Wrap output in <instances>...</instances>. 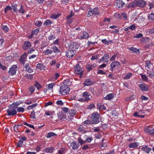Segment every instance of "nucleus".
Wrapping results in <instances>:
<instances>
[{
    "mask_svg": "<svg viewBox=\"0 0 154 154\" xmlns=\"http://www.w3.org/2000/svg\"><path fill=\"white\" fill-rule=\"evenodd\" d=\"M2 28L3 30L5 31V32H8L9 29L7 26L2 25Z\"/></svg>",
    "mask_w": 154,
    "mask_h": 154,
    "instance_id": "nucleus-49",
    "label": "nucleus"
},
{
    "mask_svg": "<svg viewBox=\"0 0 154 154\" xmlns=\"http://www.w3.org/2000/svg\"><path fill=\"white\" fill-rule=\"evenodd\" d=\"M104 140V139L103 138L101 141L100 146V147L101 148L105 147H106L107 146V143H103V141Z\"/></svg>",
    "mask_w": 154,
    "mask_h": 154,
    "instance_id": "nucleus-41",
    "label": "nucleus"
},
{
    "mask_svg": "<svg viewBox=\"0 0 154 154\" xmlns=\"http://www.w3.org/2000/svg\"><path fill=\"white\" fill-rule=\"evenodd\" d=\"M36 68L38 69L42 70L45 69L46 67L43 64L39 63L37 64Z\"/></svg>",
    "mask_w": 154,
    "mask_h": 154,
    "instance_id": "nucleus-29",
    "label": "nucleus"
},
{
    "mask_svg": "<svg viewBox=\"0 0 154 154\" xmlns=\"http://www.w3.org/2000/svg\"><path fill=\"white\" fill-rule=\"evenodd\" d=\"M96 67V65L95 64L90 65L88 64L86 67V68L88 72H90L91 70H92L94 68Z\"/></svg>",
    "mask_w": 154,
    "mask_h": 154,
    "instance_id": "nucleus-21",
    "label": "nucleus"
},
{
    "mask_svg": "<svg viewBox=\"0 0 154 154\" xmlns=\"http://www.w3.org/2000/svg\"><path fill=\"white\" fill-rule=\"evenodd\" d=\"M84 70L81 67L79 64H77L74 68V72L77 75H79L81 78L83 75Z\"/></svg>",
    "mask_w": 154,
    "mask_h": 154,
    "instance_id": "nucleus-4",
    "label": "nucleus"
},
{
    "mask_svg": "<svg viewBox=\"0 0 154 154\" xmlns=\"http://www.w3.org/2000/svg\"><path fill=\"white\" fill-rule=\"evenodd\" d=\"M70 146L73 150L77 149L79 147V143L76 142H73L71 143Z\"/></svg>",
    "mask_w": 154,
    "mask_h": 154,
    "instance_id": "nucleus-16",
    "label": "nucleus"
},
{
    "mask_svg": "<svg viewBox=\"0 0 154 154\" xmlns=\"http://www.w3.org/2000/svg\"><path fill=\"white\" fill-rule=\"evenodd\" d=\"M39 29L38 28H37L35 30H34L33 31H32V33L34 35H37V34L38 33V32L39 31Z\"/></svg>",
    "mask_w": 154,
    "mask_h": 154,
    "instance_id": "nucleus-56",
    "label": "nucleus"
},
{
    "mask_svg": "<svg viewBox=\"0 0 154 154\" xmlns=\"http://www.w3.org/2000/svg\"><path fill=\"white\" fill-rule=\"evenodd\" d=\"M98 14V10H89L88 12V16L90 17L94 14L97 15Z\"/></svg>",
    "mask_w": 154,
    "mask_h": 154,
    "instance_id": "nucleus-22",
    "label": "nucleus"
},
{
    "mask_svg": "<svg viewBox=\"0 0 154 154\" xmlns=\"http://www.w3.org/2000/svg\"><path fill=\"white\" fill-rule=\"evenodd\" d=\"M146 4V2L144 0H135L128 4L127 6V7L128 9L137 7L143 8L145 7Z\"/></svg>",
    "mask_w": 154,
    "mask_h": 154,
    "instance_id": "nucleus-1",
    "label": "nucleus"
},
{
    "mask_svg": "<svg viewBox=\"0 0 154 154\" xmlns=\"http://www.w3.org/2000/svg\"><path fill=\"white\" fill-rule=\"evenodd\" d=\"M141 149L142 151L147 154L149 153L151 150V148L147 146H146L144 147H142Z\"/></svg>",
    "mask_w": 154,
    "mask_h": 154,
    "instance_id": "nucleus-19",
    "label": "nucleus"
},
{
    "mask_svg": "<svg viewBox=\"0 0 154 154\" xmlns=\"http://www.w3.org/2000/svg\"><path fill=\"white\" fill-rule=\"evenodd\" d=\"M129 49L130 51H132V53H136L137 54H140L139 49L137 48L131 47Z\"/></svg>",
    "mask_w": 154,
    "mask_h": 154,
    "instance_id": "nucleus-28",
    "label": "nucleus"
},
{
    "mask_svg": "<svg viewBox=\"0 0 154 154\" xmlns=\"http://www.w3.org/2000/svg\"><path fill=\"white\" fill-rule=\"evenodd\" d=\"M82 96L86 102L90 100L92 96L91 94L89 92L85 91L82 94Z\"/></svg>",
    "mask_w": 154,
    "mask_h": 154,
    "instance_id": "nucleus-9",
    "label": "nucleus"
},
{
    "mask_svg": "<svg viewBox=\"0 0 154 154\" xmlns=\"http://www.w3.org/2000/svg\"><path fill=\"white\" fill-rule=\"evenodd\" d=\"M57 135V134L53 132H51L48 133L46 137L47 138H50L54 136H56Z\"/></svg>",
    "mask_w": 154,
    "mask_h": 154,
    "instance_id": "nucleus-36",
    "label": "nucleus"
},
{
    "mask_svg": "<svg viewBox=\"0 0 154 154\" xmlns=\"http://www.w3.org/2000/svg\"><path fill=\"white\" fill-rule=\"evenodd\" d=\"M114 97V94L113 93H111L107 95L104 99L106 100H111Z\"/></svg>",
    "mask_w": 154,
    "mask_h": 154,
    "instance_id": "nucleus-30",
    "label": "nucleus"
},
{
    "mask_svg": "<svg viewBox=\"0 0 154 154\" xmlns=\"http://www.w3.org/2000/svg\"><path fill=\"white\" fill-rule=\"evenodd\" d=\"M97 42H92L91 41H88V42L87 46H89L91 45H94L95 44H97Z\"/></svg>",
    "mask_w": 154,
    "mask_h": 154,
    "instance_id": "nucleus-55",
    "label": "nucleus"
},
{
    "mask_svg": "<svg viewBox=\"0 0 154 154\" xmlns=\"http://www.w3.org/2000/svg\"><path fill=\"white\" fill-rule=\"evenodd\" d=\"M55 38L56 37L54 35L52 34L48 36V39L49 40H51L55 39Z\"/></svg>",
    "mask_w": 154,
    "mask_h": 154,
    "instance_id": "nucleus-57",
    "label": "nucleus"
},
{
    "mask_svg": "<svg viewBox=\"0 0 154 154\" xmlns=\"http://www.w3.org/2000/svg\"><path fill=\"white\" fill-rule=\"evenodd\" d=\"M97 73V74H100L101 75H105L106 74V73L102 70H98Z\"/></svg>",
    "mask_w": 154,
    "mask_h": 154,
    "instance_id": "nucleus-60",
    "label": "nucleus"
},
{
    "mask_svg": "<svg viewBox=\"0 0 154 154\" xmlns=\"http://www.w3.org/2000/svg\"><path fill=\"white\" fill-rule=\"evenodd\" d=\"M26 57L27 55L26 52H25L24 54L21 55L20 58L19 59V60L21 64L23 65L24 64Z\"/></svg>",
    "mask_w": 154,
    "mask_h": 154,
    "instance_id": "nucleus-14",
    "label": "nucleus"
},
{
    "mask_svg": "<svg viewBox=\"0 0 154 154\" xmlns=\"http://www.w3.org/2000/svg\"><path fill=\"white\" fill-rule=\"evenodd\" d=\"M20 104V103L18 102H16L14 103L13 104L10 105V106L11 107H13L15 108H18V106Z\"/></svg>",
    "mask_w": 154,
    "mask_h": 154,
    "instance_id": "nucleus-39",
    "label": "nucleus"
},
{
    "mask_svg": "<svg viewBox=\"0 0 154 154\" xmlns=\"http://www.w3.org/2000/svg\"><path fill=\"white\" fill-rule=\"evenodd\" d=\"M85 128L82 125L80 126L78 128V131L80 132H83Z\"/></svg>",
    "mask_w": 154,
    "mask_h": 154,
    "instance_id": "nucleus-47",
    "label": "nucleus"
},
{
    "mask_svg": "<svg viewBox=\"0 0 154 154\" xmlns=\"http://www.w3.org/2000/svg\"><path fill=\"white\" fill-rule=\"evenodd\" d=\"M92 84V82L91 80L89 79H87L85 81L84 85L85 86H89Z\"/></svg>",
    "mask_w": 154,
    "mask_h": 154,
    "instance_id": "nucleus-25",
    "label": "nucleus"
},
{
    "mask_svg": "<svg viewBox=\"0 0 154 154\" xmlns=\"http://www.w3.org/2000/svg\"><path fill=\"white\" fill-rule=\"evenodd\" d=\"M151 64V62L150 61L147 60L146 62V67H147L149 69L150 68V66Z\"/></svg>",
    "mask_w": 154,
    "mask_h": 154,
    "instance_id": "nucleus-51",
    "label": "nucleus"
},
{
    "mask_svg": "<svg viewBox=\"0 0 154 154\" xmlns=\"http://www.w3.org/2000/svg\"><path fill=\"white\" fill-rule=\"evenodd\" d=\"M83 35L80 37V39H86L89 37V34L85 31H83L82 33Z\"/></svg>",
    "mask_w": 154,
    "mask_h": 154,
    "instance_id": "nucleus-31",
    "label": "nucleus"
},
{
    "mask_svg": "<svg viewBox=\"0 0 154 154\" xmlns=\"http://www.w3.org/2000/svg\"><path fill=\"white\" fill-rule=\"evenodd\" d=\"M121 16L125 20H126L127 19V14L126 13H122V14Z\"/></svg>",
    "mask_w": 154,
    "mask_h": 154,
    "instance_id": "nucleus-59",
    "label": "nucleus"
},
{
    "mask_svg": "<svg viewBox=\"0 0 154 154\" xmlns=\"http://www.w3.org/2000/svg\"><path fill=\"white\" fill-rule=\"evenodd\" d=\"M101 42L105 45H109L112 43V40L107 41L106 39H103L101 40Z\"/></svg>",
    "mask_w": 154,
    "mask_h": 154,
    "instance_id": "nucleus-37",
    "label": "nucleus"
},
{
    "mask_svg": "<svg viewBox=\"0 0 154 154\" xmlns=\"http://www.w3.org/2000/svg\"><path fill=\"white\" fill-rule=\"evenodd\" d=\"M35 83L34 86L38 90L39 89L42 87L41 85L38 82L35 81Z\"/></svg>",
    "mask_w": 154,
    "mask_h": 154,
    "instance_id": "nucleus-46",
    "label": "nucleus"
},
{
    "mask_svg": "<svg viewBox=\"0 0 154 154\" xmlns=\"http://www.w3.org/2000/svg\"><path fill=\"white\" fill-rule=\"evenodd\" d=\"M35 51V48H32L31 49H30L29 50H28L27 51L28 54H31V53Z\"/></svg>",
    "mask_w": 154,
    "mask_h": 154,
    "instance_id": "nucleus-62",
    "label": "nucleus"
},
{
    "mask_svg": "<svg viewBox=\"0 0 154 154\" xmlns=\"http://www.w3.org/2000/svg\"><path fill=\"white\" fill-rule=\"evenodd\" d=\"M54 85L55 84L54 83H51L50 84L47 85L46 87L48 90H51L52 89Z\"/></svg>",
    "mask_w": 154,
    "mask_h": 154,
    "instance_id": "nucleus-35",
    "label": "nucleus"
},
{
    "mask_svg": "<svg viewBox=\"0 0 154 154\" xmlns=\"http://www.w3.org/2000/svg\"><path fill=\"white\" fill-rule=\"evenodd\" d=\"M17 111L19 112H23L24 111V109L22 107H19L17 108Z\"/></svg>",
    "mask_w": 154,
    "mask_h": 154,
    "instance_id": "nucleus-52",
    "label": "nucleus"
},
{
    "mask_svg": "<svg viewBox=\"0 0 154 154\" xmlns=\"http://www.w3.org/2000/svg\"><path fill=\"white\" fill-rule=\"evenodd\" d=\"M63 83L64 84L63 85H65L66 86H69L71 85L69 80H65L63 82Z\"/></svg>",
    "mask_w": 154,
    "mask_h": 154,
    "instance_id": "nucleus-45",
    "label": "nucleus"
},
{
    "mask_svg": "<svg viewBox=\"0 0 154 154\" xmlns=\"http://www.w3.org/2000/svg\"><path fill=\"white\" fill-rule=\"evenodd\" d=\"M91 118L93 124H97L101 120L100 115L97 112L93 113Z\"/></svg>",
    "mask_w": 154,
    "mask_h": 154,
    "instance_id": "nucleus-2",
    "label": "nucleus"
},
{
    "mask_svg": "<svg viewBox=\"0 0 154 154\" xmlns=\"http://www.w3.org/2000/svg\"><path fill=\"white\" fill-rule=\"evenodd\" d=\"M141 90L143 91H147L149 89V86L146 84H140L139 85Z\"/></svg>",
    "mask_w": 154,
    "mask_h": 154,
    "instance_id": "nucleus-13",
    "label": "nucleus"
},
{
    "mask_svg": "<svg viewBox=\"0 0 154 154\" xmlns=\"http://www.w3.org/2000/svg\"><path fill=\"white\" fill-rule=\"evenodd\" d=\"M121 64L118 61H115L111 63L110 65V70L112 71H113L114 69L116 67H119Z\"/></svg>",
    "mask_w": 154,
    "mask_h": 154,
    "instance_id": "nucleus-10",
    "label": "nucleus"
},
{
    "mask_svg": "<svg viewBox=\"0 0 154 154\" xmlns=\"http://www.w3.org/2000/svg\"><path fill=\"white\" fill-rule=\"evenodd\" d=\"M145 130L146 132L150 134L154 135V128H152L149 126H148Z\"/></svg>",
    "mask_w": 154,
    "mask_h": 154,
    "instance_id": "nucleus-15",
    "label": "nucleus"
},
{
    "mask_svg": "<svg viewBox=\"0 0 154 154\" xmlns=\"http://www.w3.org/2000/svg\"><path fill=\"white\" fill-rule=\"evenodd\" d=\"M139 144L140 143L139 142H133L130 143L129 144L128 146L130 148H135L137 147L138 146Z\"/></svg>",
    "mask_w": 154,
    "mask_h": 154,
    "instance_id": "nucleus-23",
    "label": "nucleus"
},
{
    "mask_svg": "<svg viewBox=\"0 0 154 154\" xmlns=\"http://www.w3.org/2000/svg\"><path fill=\"white\" fill-rule=\"evenodd\" d=\"M23 141H22L21 140H20L18 141L17 146L18 147H21L23 145Z\"/></svg>",
    "mask_w": 154,
    "mask_h": 154,
    "instance_id": "nucleus-53",
    "label": "nucleus"
},
{
    "mask_svg": "<svg viewBox=\"0 0 154 154\" xmlns=\"http://www.w3.org/2000/svg\"><path fill=\"white\" fill-rule=\"evenodd\" d=\"M75 53V51L74 50H68L65 52L66 56L68 58H71L73 56Z\"/></svg>",
    "mask_w": 154,
    "mask_h": 154,
    "instance_id": "nucleus-8",
    "label": "nucleus"
},
{
    "mask_svg": "<svg viewBox=\"0 0 154 154\" xmlns=\"http://www.w3.org/2000/svg\"><path fill=\"white\" fill-rule=\"evenodd\" d=\"M29 90L31 92V93L32 94L35 91V88L34 87L31 86L29 88Z\"/></svg>",
    "mask_w": 154,
    "mask_h": 154,
    "instance_id": "nucleus-64",
    "label": "nucleus"
},
{
    "mask_svg": "<svg viewBox=\"0 0 154 154\" xmlns=\"http://www.w3.org/2000/svg\"><path fill=\"white\" fill-rule=\"evenodd\" d=\"M35 25L38 27L42 25V22L40 21H36L35 23Z\"/></svg>",
    "mask_w": 154,
    "mask_h": 154,
    "instance_id": "nucleus-58",
    "label": "nucleus"
},
{
    "mask_svg": "<svg viewBox=\"0 0 154 154\" xmlns=\"http://www.w3.org/2000/svg\"><path fill=\"white\" fill-rule=\"evenodd\" d=\"M116 5L119 8H123L126 6V4L121 0H117L116 1Z\"/></svg>",
    "mask_w": 154,
    "mask_h": 154,
    "instance_id": "nucleus-17",
    "label": "nucleus"
},
{
    "mask_svg": "<svg viewBox=\"0 0 154 154\" xmlns=\"http://www.w3.org/2000/svg\"><path fill=\"white\" fill-rule=\"evenodd\" d=\"M58 118L61 120H64L66 119V116L62 112H60L58 114Z\"/></svg>",
    "mask_w": 154,
    "mask_h": 154,
    "instance_id": "nucleus-27",
    "label": "nucleus"
},
{
    "mask_svg": "<svg viewBox=\"0 0 154 154\" xmlns=\"http://www.w3.org/2000/svg\"><path fill=\"white\" fill-rule=\"evenodd\" d=\"M24 77L27 79L32 80L33 78V74H27L24 75Z\"/></svg>",
    "mask_w": 154,
    "mask_h": 154,
    "instance_id": "nucleus-40",
    "label": "nucleus"
},
{
    "mask_svg": "<svg viewBox=\"0 0 154 154\" xmlns=\"http://www.w3.org/2000/svg\"><path fill=\"white\" fill-rule=\"evenodd\" d=\"M22 125H23L22 124L21 125H15L13 127L14 131L17 133L20 132Z\"/></svg>",
    "mask_w": 154,
    "mask_h": 154,
    "instance_id": "nucleus-18",
    "label": "nucleus"
},
{
    "mask_svg": "<svg viewBox=\"0 0 154 154\" xmlns=\"http://www.w3.org/2000/svg\"><path fill=\"white\" fill-rule=\"evenodd\" d=\"M78 141L79 142V143L81 145L85 142V140H83L80 137H79L78 138Z\"/></svg>",
    "mask_w": 154,
    "mask_h": 154,
    "instance_id": "nucleus-42",
    "label": "nucleus"
},
{
    "mask_svg": "<svg viewBox=\"0 0 154 154\" xmlns=\"http://www.w3.org/2000/svg\"><path fill=\"white\" fill-rule=\"evenodd\" d=\"M109 57V55L108 54L106 53L104 54L103 56L100 59V60L101 61H103L105 60H106L108 59Z\"/></svg>",
    "mask_w": 154,
    "mask_h": 154,
    "instance_id": "nucleus-32",
    "label": "nucleus"
},
{
    "mask_svg": "<svg viewBox=\"0 0 154 154\" xmlns=\"http://www.w3.org/2000/svg\"><path fill=\"white\" fill-rule=\"evenodd\" d=\"M74 14L73 13L72 11L70 13V14L68 16L66 17V18L67 20H69L70 18L74 16Z\"/></svg>",
    "mask_w": 154,
    "mask_h": 154,
    "instance_id": "nucleus-48",
    "label": "nucleus"
},
{
    "mask_svg": "<svg viewBox=\"0 0 154 154\" xmlns=\"http://www.w3.org/2000/svg\"><path fill=\"white\" fill-rule=\"evenodd\" d=\"M79 47V45L76 42H71L69 47V49L75 50L77 49Z\"/></svg>",
    "mask_w": 154,
    "mask_h": 154,
    "instance_id": "nucleus-12",
    "label": "nucleus"
},
{
    "mask_svg": "<svg viewBox=\"0 0 154 154\" xmlns=\"http://www.w3.org/2000/svg\"><path fill=\"white\" fill-rule=\"evenodd\" d=\"M22 124H23V125H26L29 128H33L34 130L35 129V128L33 125H31L30 124H28V123H27L26 122H23L22 123Z\"/></svg>",
    "mask_w": 154,
    "mask_h": 154,
    "instance_id": "nucleus-43",
    "label": "nucleus"
},
{
    "mask_svg": "<svg viewBox=\"0 0 154 154\" xmlns=\"http://www.w3.org/2000/svg\"><path fill=\"white\" fill-rule=\"evenodd\" d=\"M51 49L53 52L55 53L58 54L60 52V49L55 45L52 46L51 48Z\"/></svg>",
    "mask_w": 154,
    "mask_h": 154,
    "instance_id": "nucleus-20",
    "label": "nucleus"
},
{
    "mask_svg": "<svg viewBox=\"0 0 154 154\" xmlns=\"http://www.w3.org/2000/svg\"><path fill=\"white\" fill-rule=\"evenodd\" d=\"M8 68V67L6 66L2 65L1 62H0V70L1 69L2 70L5 71Z\"/></svg>",
    "mask_w": 154,
    "mask_h": 154,
    "instance_id": "nucleus-44",
    "label": "nucleus"
},
{
    "mask_svg": "<svg viewBox=\"0 0 154 154\" xmlns=\"http://www.w3.org/2000/svg\"><path fill=\"white\" fill-rule=\"evenodd\" d=\"M69 115L70 119H71L74 116L75 114V112L74 110H71L69 111Z\"/></svg>",
    "mask_w": 154,
    "mask_h": 154,
    "instance_id": "nucleus-38",
    "label": "nucleus"
},
{
    "mask_svg": "<svg viewBox=\"0 0 154 154\" xmlns=\"http://www.w3.org/2000/svg\"><path fill=\"white\" fill-rule=\"evenodd\" d=\"M43 151L45 153H52L53 152V148L52 147H48L44 149Z\"/></svg>",
    "mask_w": 154,
    "mask_h": 154,
    "instance_id": "nucleus-24",
    "label": "nucleus"
},
{
    "mask_svg": "<svg viewBox=\"0 0 154 154\" xmlns=\"http://www.w3.org/2000/svg\"><path fill=\"white\" fill-rule=\"evenodd\" d=\"M70 91V88L65 85H62L59 90L60 94L63 95H67Z\"/></svg>",
    "mask_w": 154,
    "mask_h": 154,
    "instance_id": "nucleus-3",
    "label": "nucleus"
},
{
    "mask_svg": "<svg viewBox=\"0 0 154 154\" xmlns=\"http://www.w3.org/2000/svg\"><path fill=\"white\" fill-rule=\"evenodd\" d=\"M93 140V138L91 137H88L85 140V142L88 143L90 142Z\"/></svg>",
    "mask_w": 154,
    "mask_h": 154,
    "instance_id": "nucleus-61",
    "label": "nucleus"
},
{
    "mask_svg": "<svg viewBox=\"0 0 154 154\" xmlns=\"http://www.w3.org/2000/svg\"><path fill=\"white\" fill-rule=\"evenodd\" d=\"M17 69V65H13L10 68L8 71V74L10 76L15 75L16 74Z\"/></svg>",
    "mask_w": 154,
    "mask_h": 154,
    "instance_id": "nucleus-5",
    "label": "nucleus"
},
{
    "mask_svg": "<svg viewBox=\"0 0 154 154\" xmlns=\"http://www.w3.org/2000/svg\"><path fill=\"white\" fill-rule=\"evenodd\" d=\"M132 74L131 73H129L127 74L125 77L124 79H129L131 77L132 75Z\"/></svg>",
    "mask_w": 154,
    "mask_h": 154,
    "instance_id": "nucleus-54",
    "label": "nucleus"
},
{
    "mask_svg": "<svg viewBox=\"0 0 154 154\" xmlns=\"http://www.w3.org/2000/svg\"><path fill=\"white\" fill-rule=\"evenodd\" d=\"M147 74L148 76L150 78L153 76L154 75V69L148 70Z\"/></svg>",
    "mask_w": 154,
    "mask_h": 154,
    "instance_id": "nucleus-26",
    "label": "nucleus"
},
{
    "mask_svg": "<svg viewBox=\"0 0 154 154\" xmlns=\"http://www.w3.org/2000/svg\"><path fill=\"white\" fill-rule=\"evenodd\" d=\"M17 109L14 107L9 106V108L7 110L8 115V116H14L16 115L17 113Z\"/></svg>",
    "mask_w": 154,
    "mask_h": 154,
    "instance_id": "nucleus-6",
    "label": "nucleus"
},
{
    "mask_svg": "<svg viewBox=\"0 0 154 154\" xmlns=\"http://www.w3.org/2000/svg\"><path fill=\"white\" fill-rule=\"evenodd\" d=\"M32 46V44L31 42L28 41L24 42L22 46V49L24 51H26L30 49Z\"/></svg>",
    "mask_w": 154,
    "mask_h": 154,
    "instance_id": "nucleus-7",
    "label": "nucleus"
},
{
    "mask_svg": "<svg viewBox=\"0 0 154 154\" xmlns=\"http://www.w3.org/2000/svg\"><path fill=\"white\" fill-rule=\"evenodd\" d=\"M23 70L29 73H31L33 72V70L29 66L28 63L23 65Z\"/></svg>",
    "mask_w": 154,
    "mask_h": 154,
    "instance_id": "nucleus-11",
    "label": "nucleus"
},
{
    "mask_svg": "<svg viewBox=\"0 0 154 154\" xmlns=\"http://www.w3.org/2000/svg\"><path fill=\"white\" fill-rule=\"evenodd\" d=\"M56 103L60 106H63V103L61 100H58L56 102Z\"/></svg>",
    "mask_w": 154,
    "mask_h": 154,
    "instance_id": "nucleus-63",
    "label": "nucleus"
},
{
    "mask_svg": "<svg viewBox=\"0 0 154 154\" xmlns=\"http://www.w3.org/2000/svg\"><path fill=\"white\" fill-rule=\"evenodd\" d=\"M97 107L100 110L103 111L106 109V108L104 105H101L100 103L97 104Z\"/></svg>",
    "mask_w": 154,
    "mask_h": 154,
    "instance_id": "nucleus-33",
    "label": "nucleus"
},
{
    "mask_svg": "<svg viewBox=\"0 0 154 154\" xmlns=\"http://www.w3.org/2000/svg\"><path fill=\"white\" fill-rule=\"evenodd\" d=\"M43 53L45 55H49L53 53V51L51 49H47L46 50L43 51Z\"/></svg>",
    "mask_w": 154,
    "mask_h": 154,
    "instance_id": "nucleus-34",
    "label": "nucleus"
},
{
    "mask_svg": "<svg viewBox=\"0 0 154 154\" xmlns=\"http://www.w3.org/2000/svg\"><path fill=\"white\" fill-rule=\"evenodd\" d=\"M141 76L142 79L144 81H147L148 80V78L145 75L142 74H140Z\"/></svg>",
    "mask_w": 154,
    "mask_h": 154,
    "instance_id": "nucleus-50",
    "label": "nucleus"
}]
</instances>
